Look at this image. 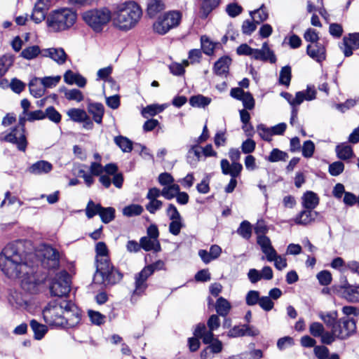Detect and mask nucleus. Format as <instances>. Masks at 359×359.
<instances>
[{
	"label": "nucleus",
	"mask_w": 359,
	"mask_h": 359,
	"mask_svg": "<svg viewBox=\"0 0 359 359\" xmlns=\"http://www.w3.org/2000/svg\"><path fill=\"white\" fill-rule=\"evenodd\" d=\"M0 269L10 278H20L22 287L29 289L40 282L36 271L31 266L28 253L24 255L21 244L9 243L0 254Z\"/></svg>",
	"instance_id": "nucleus-1"
},
{
	"label": "nucleus",
	"mask_w": 359,
	"mask_h": 359,
	"mask_svg": "<svg viewBox=\"0 0 359 359\" xmlns=\"http://www.w3.org/2000/svg\"><path fill=\"white\" fill-rule=\"evenodd\" d=\"M45 322L55 327H73L81 319L80 309L70 300L58 298L48 303L43 310Z\"/></svg>",
	"instance_id": "nucleus-2"
},
{
	"label": "nucleus",
	"mask_w": 359,
	"mask_h": 359,
	"mask_svg": "<svg viewBox=\"0 0 359 359\" xmlns=\"http://www.w3.org/2000/svg\"><path fill=\"white\" fill-rule=\"evenodd\" d=\"M142 14L140 6L134 1L125 2L118 6L112 18L115 27L121 30L128 31L139 22Z\"/></svg>",
	"instance_id": "nucleus-3"
},
{
	"label": "nucleus",
	"mask_w": 359,
	"mask_h": 359,
	"mask_svg": "<svg viewBox=\"0 0 359 359\" xmlns=\"http://www.w3.org/2000/svg\"><path fill=\"white\" fill-rule=\"evenodd\" d=\"M77 17V13L74 9L60 8L49 13L46 17V25L53 32L68 31L76 24Z\"/></svg>",
	"instance_id": "nucleus-4"
},
{
	"label": "nucleus",
	"mask_w": 359,
	"mask_h": 359,
	"mask_svg": "<svg viewBox=\"0 0 359 359\" xmlns=\"http://www.w3.org/2000/svg\"><path fill=\"white\" fill-rule=\"evenodd\" d=\"M28 257L31 266H33L34 270L35 266H38L39 264L48 269H56L59 267V252L50 245H43L36 254L28 253Z\"/></svg>",
	"instance_id": "nucleus-5"
},
{
	"label": "nucleus",
	"mask_w": 359,
	"mask_h": 359,
	"mask_svg": "<svg viewBox=\"0 0 359 359\" xmlns=\"http://www.w3.org/2000/svg\"><path fill=\"white\" fill-rule=\"evenodd\" d=\"M111 18V11L106 8L89 10L82 15L83 21L95 32H102Z\"/></svg>",
	"instance_id": "nucleus-6"
},
{
	"label": "nucleus",
	"mask_w": 359,
	"mask_h": 359,
	"mask_svg": "<svg viewBox=\"0 0 359 359\" xmlns=\"http://www.w3.org/2000/svg\"><path fill=\"white\" fill-rule=\"evenodd\" d=\"M123 274L114 267L111 262L97 264L94 280L104 285H114L121 281Z\"/></svg>",
	"instance_id": "nucleus-7"
},
{
	"label": "nucleus",
	"mask_w": 359,
	"mask_h": 359,
	"mask_svg": "<svg viewBox=\"0 0 359 359\" xmlns=\"http://www.w3.org/2000/svg\"><path fill=\"white\" fill-rule=\"evenodd\" d=\"M181 20V15L178 11H170L159 17L154 23L153 28L155 32L163 35L170 29L178 26Z\"/></svg>",
	"instance_id": "nucleus-8"
},
{
	"label": "nucleus",
	"mask_w": 359,
	"mask_h": 359,
	"mask_svg": "<svg viewBox=\"0 0 359 359\" xmlns=\"http://www.w3.org/2000/svg\"><path fill=\"white\" fill-rule=\"evenodd\" d=\"M70 276L69 273L62 271L55 276L50 286L52 295L65 299L70 292Z\"/></svg>",
	"instance_id": "nucleus-9"
},
{
	"label": "nucleus",
	"mask_w": 359,
	"mask_h": 359,
	"mask_svg": "<svg viewBox=\"0 0 359 359\" xmlns=\"http://www.w3.org/2000/svg\"><path fill=\"white\" fill-rule=\"evenodd\" d=\"M0 141L15 145L20 151H25L28 144L26 131L16 127H13L8 131L1 133Z\"/></svg>",
	"instance_id": "nucleus-10"
},
{
	"label": "nucleus",
	"mask_w": 359,
	"mask_h": 359,
	"mask_svg": "<svg viewBox=\"0 0 359 359\" xmlns=\"http://www.w3.org/2000/svg\"><path fill=\"white\" fill-rule=\"evenodd\" d=\"M222 172L226 175L231 176V180L229 184L226 186L224 190L226 193H232L237 186L236 177L240 176L243 170L241 163L230 164L228 160L222 159L220 162Z\"/></svg>",
	"instance_id": "nucleus-11"
},
{
	"label": "nucleus",
	"mask_w": 359,
	"mask_h": 359,
	"mask_svg": "<svg viewBox=\"0 0 359 359\" xmlns=\"http://www.w3.org/2000/svg\"><path fill=\"white\" fill-rule=\"evenodd\" d=\"M332 328L337 339L344 340L355 332L356 324L353 319L344 317L338 319L337 324Z\"/></svg>",
	"instance_id": "nucleus-12"
},
{
	"label": "nucleus",
	"mask_w": 359,
	"mask_h": 359,
	"mask_svg": "<svg viewBox=\"0 0 359 359\" xmlns=\"http://www.w3.org/2000/svg\"><path fill=\"white\" fill-rule=\"evenodd\" d=\"M340 48L346 57L351 56L354 50L359 48V33L349 34L348 36H344Z\"/></svg>",
	"instance_id": "nucleus-13"
},
{
	"label": "nucleus",
	"mask_w": 359,
	"mask_h": 359,
	"mask_svg": "<svg viewBox=\"0 0 359 359\" xmlns=\"http://www.w3.org/2000/svg\"><path fill=\"white\" fill-rule=\"evenodd\" d=\"M319 215L320 214L317 211L304 208L295 216L293 221L296 224L307 226L314 222Z\"/></svg>",
	"instance_id": "nucleus-14"
},
{
	"label": "nucleus",
	"mask_w": 359,
	"mask_h": 359,
	"mask_svg": "<svg viewBox=\"0 0 359 359\" xmlns=\"http://www.w3.org/2000/svg\"><path fill=\"white\" fill-rule=\"evenodd\" d=\"M50 6L49 0H39L34 5L32 18L36 23L42 22L46 15V13Z\"/></svg>",
	"instance_id": "nucleus-15"
},
{
	"label": "nucleus",
	"mask_w": 359,
	"mask_h": 359,
	"mask_svg": "<svg viewBox=\"0 0 359 359\" xmlns=\"http://www.w3.org/2000/svg\"><path fill=\"white\" fill-rule=\"evenodd\" d=\"M43 57H50L57 65H62L65 63L67 55L62 48H49L43 49L41 52Z\"/></svg>",
	"instance_id": "nucleus-16"
},
{
	"label": "nucleus",
	"mask_w": 359,
	"mask_h": 359,
	"mask_svg": "<svg viewBox=\"0 0 359 359\" xmlns=\"http://www.w3.org/2000/svg\"><path fill=\"white\" fill-rule=\"evenodd\" d=\"M148 269H144L135 276V290L134 294L140 295L147 287V279L151 275Z\"/></svg>",
	"instance_id": "nucleus-17"
},
{
	"label": "nucleus",
	"mask_w": 359,
	"mask_h": 359,
	"mask_svg": "<svg viewBox=\"0 0 359 359\" xmlns=\"http://www.w3.org/2000/svg\"><path fill=\"white\" fill-rule=\"evenodd\" d=\"M253 59L262 61H269L272 64L276 62V57L273 51L270 49L266 42L262 44V48H255Z\"/></svg>",
	"instance_id": "nucleus-18"
},
{
	"label": "nucleus",
	"mask_w": 359,
	"mask_h": 359,
	"mask_svg": "<svg viewBox=\"0 0 359 359\" xmlns=\"http://www.w3.org/2000/svg\"><path fill=\"white\" fill-rule=\"evenodd\" d=\"M306 53L310 57L318 62H321L326 57L325 48L320 42L308 45Z\"/></svg>",
	"instance_id": "nucleus-19"
},
{
	"label": "nucleus",
	"mask_w": 359,
	"mask_h": 359,
	"mask_svg": "<svg viewBox=\"0 0 359 359\" xmlns=\"http://www.w3.org/2000/svg\"><path fill=\"white\" fill-rule=\"evenodd\" d=\"M88 112L92 115L93 121L97 124L102 123L104 114V107L100 102H88L87 105Z\"/></svg>",
	"instance_id": "nucleus-20"
},
{
	"label": "nucleus",
	"mask_w": 359,
	"mask_h": 359,
	"mask_svg": "<svg viewBox=\"0 0 359 359\" xmlns=\"http://www.w3.org/2000/svg\"><path fill=\"white\" fill-rule=\"evenodd\" d=\"M53 169V165L48 161L41 160L32 164L27 171L35 175H44L50 172Z\"/></svg>",
	"instance_id": "nucleus-21"
},
{
	"label": "nucleus",
	"mask_w": 359,
	"mask_h": 359,
	"mask_svg": "<svg viewBox=\"0 0 359 359\" xmlns=\"http://www.w3.org/2000/svg\"><path fill=\"white\" fill-rule=\"evenodd\" d=\"M320 198L317 194L306 191L302 196V205L305 209L314 210L319 204Z\"/></svg>",
	"instance_id": "nucleus-22"
},
{
	"label": "nucleus",
	"mask_w": 359,
	"mask_h": 359,
	"mask_svg": "<svg viewBox=\"0 0 359 359\" xmlns=\"http://www.w3.org/2000/svg\"><path fill=\"white\" fill-rule=\"evenodd\" d=\"M231 63V59L229 56L220 57L214 65L213 71L215 74L219 76H226L229 72Z\"/></svg>",
	"instance_id": "nucleus-23"
},
{
	"label": "nucleus",
	"mask_w": 359,
	"mask_h": 359,
	"mask_svg": "<svg viewBox=\"0 0 359 359\" xmlns=\"http://www.w3.org/2000/svg\"><path fill=\"white\" fill-rule=\"evenodd\" d=\"M200 144L194 143L191 145L188 149L187 154V162L192 165H196L200 161L202 153V148L199 146Z\"/></svg>",
	"instance_id": "nucleus-24"
},
{
	"label": "nucleus",
	"mask_w": 359,
	"mask_h": 359,
	"mask_svg": "<svg viewBox=\"0 0 359 359\" xmlns=\"http://www.w3.org/2000/svg\"><path fill=\"white\" fill-rule=\"evenodd\" d=\"M64 81L68 84H76L80 88H83L86 85V79L83 76L79 74L74 73L71 70H68L65 72Z\"/></svg>",
	"instance_id": "nucleus-25"
},
{
	"label": "nucleus",
	"mask_w": 359,
	"mask_h": 359,
	"mask_svg": "<svg viewBox=\"0 0 359 359\" xmlns=\"http://www.w3.org/2000/svg\"><path fill=\"white\" fill-rule=\"evenodd\" d=\"M95 252L97 264L110 262L108 256L109 250L104 242H98L96 244Z\"/></svg>",
	"instance_id": "nucleus-26"
},
{
	"label": "nucleus",
	"mask_w": 359,
	"mask_h": 359,
	"mask_svg": "<svg viewBox=\"0 0 359 359\" xmlns=\"http://www.w3.org/2000/svg\"><path fill=\"white\" fill-rule=\"evenodd\" d=\"M337 157L341 160H348L354 156L352 147L346 143H341L335 148Z\"/></svg>",
	"instance_id": "nucleus-27"
},
{
	"label": "nucleus",
	"mask_w": 359,
	"mask_h": 359,
	"mask_svg": "<svg viewBox=\"0 0 359 359\" xmlns=\"http://www.w3.org/2000/svg\"><path fill=\"white\" fill-rule=\"evenodd\" d=\"M165 9V4L163 0H149L147 12L150 18L155 17L158 13Z\"/></svg>",
	"instance_id": "nucleus-28"
},
{
	"label": "nucleus",
	"mask_w": 359,
	"mask_h": 359,
	"mask_svg": "<svg viewBox=\"0 0 359 359\" xmlns=\"http://www.w3.org/2000/svg\"><path fill=\"white\" fill-rule=\"evenodd\" d=\"M141 248L145 251L154 250V252H159L161 250L160 243L158 240H154L153 238L144 236L140 238Z\"/></svg>",
	"instance_id": "nucleus-29"
},
{
	"label": "nucleus",
	"mask_w": 359,
	"mask_h": 359,
	"mask_svg": "<svg viewBox=\"0 0 359 359\" xmlns=\"http://www.w3.org/2000/svg\"><path fill=\"white\" fill-rule=\"evenodd\" d=\"M220 3V0H202L201 6V17L206 18L208 15L217 8Z\"/></svg>",
	"instance_id": "nucleus-30"
},
{
	"label": "nucleus",
	"mask_w": 359,
	"mask_h": 359,
	"mask_svg": "<svg viewBox=\"0 0 359 359\" xmlns=\"http://www.w3.org/2000/svg\"><path fill=\"white\" fill-rule=\"evenodd\" d=\"M231 309V306L230 302L225 298L220 297L217 299L215 303V310L219 316L222 317L226 316Z\"/></svg>",
	"instance_id": "nucleus-31"
},
{
	"label": "nucleus",
	"mask_w": 359,
	"mask_h": 359,
	"mask_svg": "<svg viewBox=\"0 0 359 359\" xmlns=\"http://www.w3.org/2000/svg\"><path fill=\"white\" fill-rule=\"evenodd\" d=\"M343 295L345 299L351 302H359V285L353 286L348 284L344 287Z\"/></svg>",
	"instance_id": "nucleus-32"
},
{
	"label": "nucleus",
	"mask_w": 359,
	"mask_h": 359,
	"mask_svg": "<svg viewBox=\"0 0 359 359\" xmlns=\"http://www.w3.org/2000/svg\"><path fill=\"white\" fill-rule=\"evenodd\" d=\"M319 318L324 322L327 327L332 328L337 324L338 313L336 311L323 312L318 313Z\"/></svg>",
	"instance_id": "nucleus-33"
},
{
	"label": "nucleus",
	"mask_w": 359,
	"mask_h": 359,
	"mask_svg": "<svg viewBox=\"0 0 359 359\" xmlns=\"http://www.w3.org/2000/svg\"><path fill=\"white\" fill-rule=\"evenodd\" d=\"M30 327L34 332V337L36 340L43 339L48 332L47 326L39 323L36 320H32L30 321Z\"/></svg>",
	"instance_id": "nucleus-34"
},
{
	"label": "nucleus",
	"mask_w": 359,
	"mask_h": 359,
	"mask_svg": "<svg viewBox=\"0 0 359 359\" xmlns=\"http://www.w3.org/2000/svg\"><path fill=\"white\" fill-rule=\"evenodd\" d=\"M29 88L30 93L35 97H42L46 91L44 86H43L40 82V79L38 78H34L30 81Z\"/></svg>",
	"instance_id": "nucleus-35"
},
{
	"label": "nucleus",
	"mask_w": 359,
	"mask_h": 359,
	"mask_svg": "<svg viewBox=\"0 0 359 359\" xmlns=\"http://www.w3.org/2000/svg\"><path fill=\"white\" fill-rule=\"evenodd\" d=\"M236 233L245 240H249L252 236V226L247 220L243 221L236 230Z\"/></svg>",
	"instance_id": "nucleus-36"
},
{
	"label": "nucleus",
	"mask_w": 359,
	"mask_h": 359,
	"mask_svg": "<svg viewBox=\"0 0 359 359\" xmlns=\"http://www.w3.org/2000/svg\"><path fill=\"white\" fill-rule=\"evenodd\" d=\"M250 15L252 18L253 20L257 24L265 21L268 18V12L266 7L262 5L259 8L250 12Z\"/></svg>",
	"instance_id": "nucleus-37"
},
{
	"label": "nucleus",
	"mask_w": 359,
	"mask_h": 359,
	"mask_svg": "<svg viewBox=\"0 0 359 359\" xmlns=\"http://www.w3.org/2000/svg\"><path fill=\"white\" fill-rule=\"evenodd\" d=\"M211 102L210 97L202 95H194L189 99V104L194 107H205Z\"/></svg>",
	"instance_id": "nucleus-38"
},
{
	"label": "nucleus",
	"mask_w": 359,
	"mask_h": 359,
	"mask_svg": "<svg viewBox=\"0 0 359 359\" xmlns=\"http://www.w3.org/2000/svg\"><path fill=\"white\" fill-rule=\"evenodd\" d=\"M114 142L123 152H130L133 149L132 142L126 137L117 136L114 138Z\"/></svg>",
	"instance_id": "nucleus-39"
},
{
	"label": "nucleus",
	"mask_w": 359,
	"mask_h": 359,
	"mask_svg": "<svg viewBox=\"0 0 359 359\" xmlns=\"http://www.w3.org/2000/svg\"><path fill=\"white\" fill-rule=\"evenodd\" d=\"M67 114L71 120L77 123H81L87 116L85 110L79 108L70 109Z\"/></svg>",
	"instance_id": "nucleus-40"
},
{
	"label": "nucleus",
	"mask_w": 359,
	"mask_h": 359,
	"mask_svg": "<svg viewBox=\"0 0 359 359\" xmlns=\"http://www.w3.org/2000/svg\"><path fill=\"white\" fill-rule=\"evenodd\" d=\"M280 95L289 102L292 106V109H293L294 107H297L302 103L303 94L302 93L297 92L294 97H293L290 93L287 92L281 93Z\"/></svg>",
	"instance_id": "nucleus-41"
},
{
	"label": "nucleus",
	"mask_w": 359,
	"mask_h": 359,
	"mask_svg": "<svg viewBox=\"0 0 359 359\" xmlns=\"http://www.w3.org/2000/svg\"><path fill=\"white\" fill-rule=\"evenodd\" d=\"M39 46H32L25 48L20 53V55L27 60H32L41 53Z\"/></svg>",
	"instance_id": "nucleus-42"
},
{
	"label": "nucleus",
	"mask_w": 359,
	"mask_h": 359,
	"mask_svg": "<svg viewBox=\"0 0 359 359\" xmlns=\"http://www.w3.org/2000/svg\"><path fill=\"white\" fill-rule=\"evenodd\" d=\"M100 217L103 223L108 224L114 220L115 217V209L112 207L103 208L102 206Z\"/></svg>",
	"instance_id": "nucleus-43"
},
{
	"label": "nucleus",
	"mask_w": 359,
	"mask_h": 359,
	"mask_svg": "<svg viewBox=\"0 0 359 359\" xmlns=\"http://www.w3.org/2000/svg\"><path fill=\"white\" fill-rule=\"evenodd\" d=\"M144 208L138 204H132L125 207L123 210V214L127 217L137 216L142 214Z\"/></svg>",
	"instance_id": "nucleus-44"
},
{
	"label": "nucleus",
	"mask_w": 359,
	"mask_h": 359,
	"mask_svg": "<svg viewBox=\"0 0 359 359\" xmlns=\"http://www.w3.org/2000/svg\"><path fill=\"white\" fill-rule=\"evenodd\" d=\"M291 76V67L288 65L283 67L280 72L279 83L288 87L290 83Z\"/></svg>",
	"instance_id": "nucleus-45"
},
{
	"label": "nucleus",
	"mask_w": 359,
	"mask_h": 359,
	"mask_svg": "<svg viewBox=\"0 0 359 359\" xmlns=\"http://www.w3.org/2000/svg\"><path fill=\"white\" fill-rule=\"evenodd\" d=\"M164 107L161 105L157 104H151L148 105L146 107L143 108L142 110V115L144 118H148L149 116H154L158 113L163 111Z\"/></svg>",
	"instance_id": "nucleus-46"
},
{
	"label": "nucleus",
	"mask_w": 359,
	"mask_h": 359,
	"mask_svg": "<svg viewBox=\"0 0 359 359\" xmlns=\"http://www.w3.org/2000/svg\"><path fill=\"white\" fill-rule=\"evenodd\" d=\"M44 115L45 118H48L50 121L55 123H59L62 119L61 114L52 106L46 109Z\"/></svg>",
	"instance_id": "nucleus-47"
},
{
	"label": "nucleus",
	"mask_w": 359,
	"mask_h": 359,
	"mask_svg": "<svg viewBox=\"0 0 359 359\" xmlns=\"http://www.w3.org/2000/svg\"><path fill=\"white\" fill-rule=\"evenodd\" d=\"M101 210L100 204H95L93 201H89L86 208V215L88 218L90 219L96 215H100Z\"/></svg>",
	"instance_id": "nucleus-48"
},
{
	"label": "nucleus",
	"mask_w": 359,
	"mask_h": 359,
	"mask_svg": "<svg viewBox=\"0 0 359 359\" xmlns=\"http://www.w3.org/2000/svg\"><path fill=\"white\" fill-rule=\"evenodd\" d=\"M187 60H183L182 63L173 62L169 66L170 72L175 76H180L184 73V67L189 65Z\"/></svg>",
	"instance_id": "nucleus-49"
},
{
	"label": "nucleus",
	"mask_w": 359,
	"mask_h": 359,
	"mask_svg": "<svg viewBox=\"0 0 359 359\" xmlns=\"http://www.w3.org/2000/svg\"><path fill=\"white\" fill-rule=\"evenodd\" d=\"M288 157L287 154L279 150L278 149H273L269 156L267 158V160L270 162H278L280 161H286Z\"/></svg>",
	"instance_id": "nucleus-50"
},
{
	"label": "nucleus",
	"mask_w": 359,
	"mask_h": 359,
	"mask_svg": "<svg viewBox=\"0 0 359 359\" xmlns=\"http://www.w3.org/2000/svg\"><path fill=\"white\" fill-rule=\"evenodd\" d=\"M13 58L10 55H4L0 57V77L3 76L13 64Z\"/></svg>",
	"instance_id": "nucleus-51"
},
{
	"label": "nucleus",
	"mask_w": 359,
	"mask_h": 359,
	"mask_svg": "<svg viewBox=\"0 0 359 359\" xmlns=\"http://www.w3.org/2000/svg\"><path fill=\"white\" fill-rule=\"evenodd\" d=\"M65 97L69 100H75L78 102L83 100L84 96L82 92L78 89L67 90L65 92Z\"/></svg>",
	"instance_id": "nucleus-52"
},
{
	"label": "nucleus",
	"mask_w": 359,
	"mask_h": 359,
	"mask_svg": "<svg viewBox=\"0 0 359 359\" xmlns=\"http://www.w3.org/2000/svg\"><path fill=\"white\" fill-rule=\"evenodd\" d=\"M324 331L325 327L320 323L313 322L309 325V332L314 337H320Z\"/></svg>",
	"instance_id": "nucleus-53"
},
{
	"label": "nucleus",
	"mask_w": 359,
	"mask_h": 359,
	"mask_svg": "<svg viewBox=\"0 0 359 359\" xmlns=\"http://www.w3.org/2000/svg\"><path fill=\"white\" fill-rule=\"evenodd\" d=\"M112 73V67L109 66L104 68L100 69L97 72V79L106 80L108 83H114V80L108 77Z\"/></svg>",
	"instance_id": "nucleus-54"
},
{
	"label": "nucleus",
	"mask_w": 359,
	"mask_h": 359,
	"mask_svg": "<svg viewBox=\"0 0 359 359\" xmlns=\"http://www.w3.org/2000/svg\"><path fill=\"white\" fill-rule=\"evenodd\" d=\"M271 128H267L264 124L257 126V132L261 138L265 141L270 142L273 134L271 133Z\"/></svg>",
	"instance_id": "nucleus-55"
},
{
	"label": "nucleus",
	"mask_w": 359,
	"mask_h": 359,
	"mask_svg": "<svg viewBox=\"0 0 359 359\" xmlns=\"http://www.w3.org/2000/svg\"><path fill=\"white\" fill-rule=\"evenodd\" d=\"M337 339V334L333 331V328H330V331H324L323 334L320 337L321 342L324 344L330 345Z\"/></svg>",
	"instance_id": "nucleus-56"
},
{
	"label": "nucleus",
	"mask_w": 359,
	"mask_h": 359,
	"mask_svg": "<svg viewBox=\"0 0 359 359\" xmlns=\"http://www.w3.org/2000/svg\"><path fill=\"white\" fill-rule=\"evenodd\" d=\"M315 150V144L311 140H306L302 146V155L305 158H311Z\"/></svg>",
	"instance_id": "nucleus-57"
},
{
	"label": "nucleus",
	"mask_w": 359,
	"mask_h": 359,
	"mask_svg": "<svg viewBox=\"0 0 359 359\" xmlns=\"http://www.w3.org/2000/svg\"><path fill=\"white\" fill-rule=\"evenodd\" d=\"M41 83L44 86V89L47 88H53L57 86L60 80V76H47L39 79Z\"/></svg>",
	"instance_id": "nucleus-58"
},
{
	"label": "nucleus",
	"mask_w": 359,
	"mask_h": 359,
	"mask_svg": "<svg viewBox=\"0 0 359 359\" xmlns=\"http://www.w3.org/2000/svg\"><path fill=\"white\" fill-rule=\"evenodd\" d=\"M344 164L341 161H335L329 165V172L332 176H338L343 172Z\"/></svg>",
	"instance_id": "nucleus-59"
},
{
	"label": "nucleus",
	"mask_w": 359,
	"mask_h": 359,
	"mask_svg": "<svg viewBox=\"0 0 359 359\" xmlns=\"http://www.w3.org/2000/svg\"><path fill=\"white\" fill-rule=\"evenodd\" d=\"M201 41L203 53L208 55H212L215 48L214 43L205 36H202Z\"/></svg>",
	"instance_id": "nucleus-60"
},
{
	"label": "nucleus",
	"mask_w": 359,
	"mask_h": 359,
	"mask_svg": "<svg viewBox=\"0 0 359 359\" xmlns=\"http://www.w3.org/2000/svg\"><path fill=\"white\" fill-rule=\"evenodd\" d=\"M304 38L306 41L311 42V44L319 42L318 33L316 29L312 28H309L306 30Z\"/></svg>",
	"instance_id": "nucleus-61"
},
{
	"label": "nucleus",
	"mask_w": 359,
	"mask_h": 359,
	"mask_svg": "<svg viewBox=\"0 0 359 359\" xmlns=\"http://www.w3.org/2000/svg\"><path fill=\"white\" fill-rule=\"evenodd\" d=\"M313 352L318 359H328L330 356V351L325 346H316Z\"/></svg>",
	"instance_id": "nucleus-62"
},
{
	"label": "nucleus",
	"mask_w": 359,
	"mask_h": 359,
	"mask_svg": "<svg viewBox=\"0 0 359 359\" xmlns=\"http://www.w3.org/2000/svg\"><path fill=\"white\" fill-rule=\"evenodd\" d=\"M163 202L160 200H149V202L145 205L146 210L151 214H155L161 209Z\"/></svg>",
	"instance_id": "nucleus-63"
},
{
	"label": "nucleus",
	"mask_w": 359,
	"mask_h": 359,
	"mask_svg": "<svg viewBox=\"0 0 359 359\" xmlns=\"http://www.w3.org/2000/svg\"><path fill=\"white\" fill-rule=\"evenodd\" d=\"M242 7L235 3L228 4L226 8L227 14L231 18L238 16L242 13Z\"/></svg>",
	"instance_id": "nucleus-64"
}]
</instances>
